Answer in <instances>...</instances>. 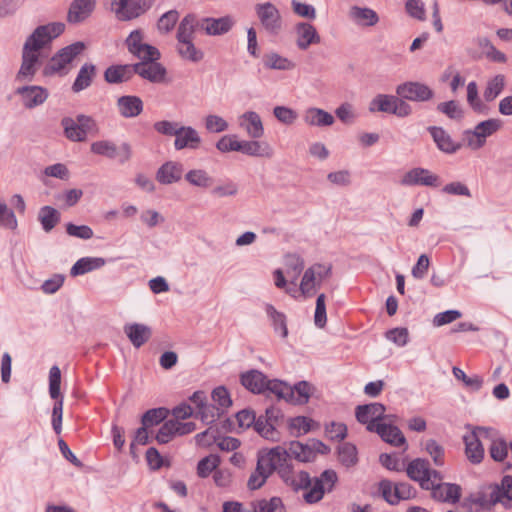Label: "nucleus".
<instances>
[{
    "label": "nucleus",
    "mask_w": 512,
    "mask_h": 512,
    "mask_svg": "<svg viewBox=\"0 0 512 512\" xmlns=\"http://www.w3.org/2000/svg\"><path fill=\"white\" fill-rule=\"evenodd\" d=\"M65 30L63 22H49L37 26L25 39L21 50V63L15 74L14 82L20 84L14 94L19 97L26 109L42 105L49 97V91L39 85H27L34 80L43 59L47 57L53 40Z\"/></svg>",
    "instance_id": "1"
},
{
    "label": "nucleus",
    "mask_w": 512,
    "mask_h": 512,
    "mask_svg": "<svg viewBox=\"0 0 512 512\" xmlns=\"http://www.w3.org/2000/svg\"><path fill=\"white\" fill-rule=\"evenodd\" d=\"M282 481L293 491L301 489L307 490L303 498L309 504H314L322 500L325 492H331L337 482V474L334 470H325L321 475L312 479L308 472H296L291 466L281 468L278 474Z\"/></svg>",
    "instance_id": "2"
},
{
    "label": "nucleus",
    "mask_w": 512,
    "mask_h": 512,
    "mask_svg": "<svg viewBox=\"0 0 512 512\" xmlns=\"http://www.w3.org/2000/svg\"><path fill=\"white\" fill-rule=\"evenodd\" d=\"M191 24V19L185 17L180 21L176 33V50L183 60L198 63L203 60L204 52L193 42L196 30Z\"/></svg>",
    "instance_id": "3"
},
{
    "label": "nucleus",
    "mask_w": 512,
    "mask_h": 512,
    "mask_svg": "<svg viewBox=\"0 0 512 512\" xmlns=\"http://www.w3.org/2000/svg\"><path fill=\"white\" fill-rule=\"evenodd\" d=\"M242 385L255 394L269 392L276 397L285 396L291 391L286 387V383L278 379H268L258 370H250L241 375Z\"/></svg>",
    "instance_id": "4"
},
{
    "label": "nucleus",
    "mask_w": 512,
    "mask_h": 512,
    "mask_svg": "<svg viewBox=\"0 0 512 512\" xmlns=\"http://www.w3.org/2000/svg\"><path fill=\"white\" fill-rule=\"evenodd\" d=\"M86 49L83 42L77 41L58 50L45 64L43 68L44 76H52L55 74L66 75L70 67L69 65Z\"/></svg>",
    "instance_id": "5"
},
{
    "label": "nucleus",
    "mask_w": 512,
    "mask_h": 512,
    "mask_svg": "<svg viewBox=\"0 0 512 512\" xmlns=\"http://www.w3.org/2000/svg\"><path fill=\"white\" fill-rule=\"evenodd\" d=\"M254 12L262 31L269 36H278L284 29V21L280 10L270 2H261L254 5Z\"/></svg>",
    "instance_id": "6"
},
{
    "label": "nucleus",
    "mask_w": 512,
    "mask_h": 512,
    "mask_svg": "<svg viewBox=\"0 0 512 512\" xmlns=\"http://www.w3.org/2000/svg\"><path fill=\"white\" fill-rule=\"evenodd\" d=\"M186 19H191L196 31H202L208 36H222L230 32L236 24L233 15L227 14L219 18L198 17L195 14H187Z\"/></svg>",
    "instance_id": "7"
},
{
    "label": "nucleus",
    "mask_w": 512,
    "mask_h": 512,
    "mask_svg": "<svg viewBox=\"0 0 512 512\" xmlns=\"http://www.w3.org/2000/svg\"><path fill=\"white\" fill-rule=\"evenodd\" d=\"M61 126L65 137L72 142H83L88 134L98 131L96 121L85 114H78L76 118L64 117L61 120Z\"/></svg>",
    "instance_id": "8"
},
{
    "label": "nucleus",
    "mask_w": 512,
    "mask_h": 512,
    "mask_svg": "<svg viewBox=\"0 0 512 512\" xmlns=\"http://www.w3.org/2000/svg\"><path fill=\"white\" fill-rule=\"evenodd\" d=\"M330 264L315 263L307 268L302 276L299 289L303 296L312 297L321 287V283L331 276Z\"/></svg>",
    "instance_id": "9"
},
{
    "label": "nucleus",
    "mask_w": 512,
    "mask_h": 512,
    "mask_svg": "<svg viewBox=\"0 0 512 512\" xmlns=\"http://www.w3.org/2000/svg\"><path fill=\"white\" fill-rule=\"evenodd\" d=\"M495 430L492 428L477 427L470 433L464 435L465 454L473 464H479L484 458L483 441H487Z\"/></svg>",
    "instance_id": "10"
},
{
    "label": "nucleus",
    "mask_w": 512,
    "mask_h": 512,
    "mask_svg": "<svg viewBox=\"0 0 512 512\" xmlns=\"http://www.w3.org/2000/svg\"><path fill=\"white\" fill-rule=\"evenodd\" d=\"M61 385V371L58 366L54 365L49 371V394L56 402L52 410V427L57 435L62 432V417H63V397L60 391Z\"/></svg>",
    "instance_id": "11"
},
{
    "label": "nucleus",
    "mask_w": 512,
    "mask_h": 512,
    "mask_svg": "<svg viewBox=\"0 0 512 512\" xmlns=\"http://www.w3.org/2000/svg\"><path fill=\"white\" fill-rule=\"evenodd\" d=\"M155 0H111V9L121 21L135 19L151 8Z\"/></svg>",
    "instance_id": "12"
},
{
    "label": "nucleus",
    "mask_w": 512,
    "mask_h": 512,
    "mask_svg": "<svg viewBox=\"0 0 512 512\" xmlns=\"http://www.w3.org/2000/svg\"><path fill=\"white\" fill-rule=\"evenodd\" d=\"M407 474L412 480L419 482L421 488L425 490L433 487L432 482L442 480L440 472L432 470L429 462L420 458L409 463Z\"/></svg>",
    "instance_id": "13"
},
{
    "label": "nucleus",
    "mask_w": 512,
    "mask_h": 512,
    "mask_svg": "<svg viewBox=\"0 0 512 512\" xmlns=\"http://www.w3.org/2000/svg\"><path fill=\"white\" fill-rule=\"evenodd\" d=\"M144 34L141 30H133L127 37L125 44L128 51L142 61H155L160 59L159 50L143 42Z\"/></svg>",
    "instance_id": "14"
},
{
    "label": "nucleus",
    "mask_w": 512,
    "mask_h": 512,
    "mask_svg": "<svg viewBox=\"0 0 512 512\" xmlns=\"http://www.w3.org/2000/svg\"><path fill=\"white\" fill-rule=\"evenodd\" d=\"M92 153L104 156L110 159L118 157L121 164L126 163L132 156V149L129 143L124 142L118 148L115 143L109 140H99L91 144Z\"/></svg>",
    "instance_id": "15"
},
{
    "label": "nucleus",
    "mask_w": 512,
    "mask_h": 512,
    "mask_svg": "<svg viewBox=\"0 0 512 512\" xmlns=\"http://www.w3.org/2000/svg\"><path fill=\"white\" fill-rule=\"evenodd\" d=\"M396 94L402 99L414 102H426L434 97V92L429 86L417 81H408L398 85Z\"/></svg>",
    "instance_id": "16"
},
{
    "label": "nucleus",
    "mask_w": 512,
    "mask_h": 512,
    "mask_svg": "<svg viewBox=\"0 0 512 512\" xmlns=\"http://www.w3.org/2000/svg\"><path fill=\"white\" fill-rule=\"evenodd\" d=\"M289 451L282 446H276L258 456V461L272 474L274 471L280 473L281 468H287Z\"/></svg>",
    "instance_id": "17"
},
{
    "label": "nucleus",
    "mask_w": 512,
    "mask_h": 512,
    "mask_svg": "<svg viewBox=\"0 0 512 512\" xmlns=\"http://www.w3.org/2000/svg\"><path fill=\"white\" fill-rule=\"evenodd\" d=\"M403 186L438 187L440 178L428 169L416 167L407 171L400 180Z\"/></svg>",
    "instance_id": "18"
},
{
    "label": "nucleus",
    "mask_w": 512,
    "mask_h": 512,
    "mask_svg": "<svg viewBox=\"0 0 512 512\" xmlns=\"http://www.w3.org/2000/svg\"><path fill=\"white\" fill-rule=\"evenodd\" d=\"M385 411L386 408L383 404L375 402L357 406L355 415L357 420L366 424L367 430L370 431L372 425L379 426L382 423L381 420L384 419Z\"/></svg>",
    "instance_id": "19"
},
{
    "label": "nucleus",
    "mask_w": 512,
    "mask_h": 512,
    "mask_svg": "<svg viewBox=\"0 0 512 512\" xmlns=\"http://www.w3.org/2000/svg\"><path fill=\"white\" fill-rule=\"evenodd\" d=\"M201 144L202 138L194 127L180 125L174 140L175 150H197L200 148Z\"/></svg>",
    "instance_id": "20"
},
{
    "label": "nucleus",
    "mask_w": 512,
    "mask_h": 512,
    "mask_svg": "<svg viewBox=\"0 0 512 512\" xmlns=\"http://www.w3.org/2000/svg\"><path fill=\"white\" fill-rule=\"evenodd\" d=\"M296 36V46L305 51L311 45H317L321 42V37L317 29L309 22H299L294 27Z\"/></svg>",
    "instance_id": "21"
},
{
    "label": "nucleus",
    "mask_w": 512,
    "mask_h": 512,
    "mask_svg": "<svg viewBox=\"0 0 512 512\" xmlns=\"http://www.w3.org/2000/svg\"><path fill=\"white\" fill-rule=\"evenodd\" d=\"M134 74H138L143 79L150 82L159 83L165 75L166 69L160 63L155 61H142L133 65Z\"/></svg>",
    "instance_id": "22"
},
{
    "label": "nucleus",
    "mask_w": 512,
    "mask_h": 512,
    "mask_svg": "<svg viewBox=\"0 0 512 512\" xmlns=\"http://www.w3.org/2000/svg\"><path fill=\"white\" fill-rule=\"evenodd\" d=\"M238 125L252 139H259L264 135V126L260 115L255 111H246L238 117Z\"/></svg>",
    "instance_id": "23"
},
{
    "label": "nucleus",
    "mask_w": 512,
    "mask_h": 512,
    "mask_svg": "<svg viewBox=\"0 0 512 512\" xmlns=\"http://www.w3.org/2000/svg\"><path fill=\"white\" fill-rule=\"evenodd\" d=\"M348 18L358 27H373L379 22L377 12L369 7L351 6L348 11Z\"/></svg>",
    "instance_id": "24"
},
{
    "label": "nucleus",
    "mask_w": 512,
    "mask_h": 512,
    "mask_svg": "<svg viewBox=\"0 0 512 512\" xmlns=\"http://www.w3.org/2000/svg\"><path fill=\"white\" fill-rule=\"evenodd\" d=\"M427 130L430 133L437 148L443 153L454 154L461 148V144L455 142L444 128L438 126H430Z\"/></svg>",
    "instance_id": "25"
},
{
    "label": "nucleus",
    "mask_w": 512,
    "mask_h": 512,
    "mask_svg": "<svg viewBox=\"0 0 512 512\" xmlns=\"http://www.w3.org/2000/svg\"><path fill=\"white\" fill-rule=\"evenodd\" d=\"M433 487L431 490L432 497L441 502L456 503L461 496V487L452 483H441L440 481L432 482Z\"/></svg>",
    "instance_id": "26"
},
{
    "label": "nucleus",
    "mask_w": 512,
    "mask_h": 512,
    "mask_svg": "<svg viewBox=\"0 0 512 512\" xmlns=\"http://www.w3.org/2000/svg\"><path fill=\"white\" fill-rule=\"evenodd\" d=\"M183 165L179 162L168 161L162 164L156 172V180L163 185H170L181 180Z\"/></svg>",
    "instance_id": "27"
},
{
    "label": "nucleus",
    "mask_w": 512,
    "mask_h": 512,
    "mask_svg": "<svg viewBox=\"0 0 512 512\" xmlns=\"http://www.w3.org/2000/svg\"><path fill=\"white\" fill-rule=\"evenodd\" d=\"M286 387L291 391L288 395L278 396V399H283L286 402L302 405L306 404L311 396L313 387L306 381H300L294 387L286 383Z\"/></svg>",
    "instance_id": "28"
},
{
    "label": "nucleus",
    "mask_w": 512,
    "mask_h": 512,
    "mask_svg": "<svg viewBox=\"0 0 512 512\" xmlns=\"http://www.w3.org/2000/svg\"><path fill=\"white\" fill-rule=\"evenodd\" d=\"M96 0H73L71 3L67 20L69 23H79L85 20L92 13Z\"/></svg>",
    "instance_id": "29"
},
{
    "label": "nucleus",
    "mask_w": 512,
    "mask_h": 512,
    "mask_svg": "<svg viewBox=\"0 0 512 512\" xmlns=\"http://www.w3.org/2000/svg\"><path fill=\"white\" fill-rule=\"evenodd\" d=\"M241 153L260 158H272L274 156L273 147L266 141L242 140Z\"/></svg>",
    "instance_id": "30"
},
{
    "label": "nucleus",
    "mask_w": 512,
    "mask_h": 512,
    "mask_svg": "<svg viewBox=\"0 0 512 512\" xmlns=\"http://www.w3.org/2000/svg\"><path fill=\"white\" fill-rule=\"evenodd\" d=\"M370 432H376L383 441L397 447L406 443L405 437L400 429L390 424L382 422L379 426L372 425Z\"/></svg>",
    "instance_id": "31"
},
{
    "label": "nucleus",
    "mask_w": 512,
    "mask_h": 512,
    "mask_svg": "<svg viewBox=\"0 0 512 512\" xmlns=\"http://www.w3.org/2000/svg\"><path fill=\"white\" fill-rule=\"evenodd\" d=\"M119 113L124 118H134L143 111V101L138 96L126 95L117 100Z\"/></svg>",
    "instance_id": "32"
},
{
    "label": "nucleus",
    "mask_w": 512,
    "mask_h": 512,
    "mask_svg": "<svg viewBox=\"0 0 512 512\" xmlns=\"http://www.w3.org/2000/svg\"><path fill=\"white\" fill-rule=\"evenodd\" d=\"M303 121L308 126L326 127L334 124V116L316 107H309L305 110L303 115Z\"/></svg>",
    "instance_id": "33"
},
{
    "label": "nucleus",
    "mask_w": 512,
    "mask_h": 512,
    "mask_svg": "<svg viewBox=\"0 0 512 512\" xmlns=\"http://www.w3.org/2000/svg\"><path fill=\"white\" fill-rule=\"evenodd\" d=\"M124 332L136 348L141 347L151 336V329L139 323L125 325Z\"/></svg>",
    "instance_id": "34"
},
{
    "label": "nucleus",
    "mask_w": 512,
    "mask_h": 512,
    "mask_svg": "<svg viewBox=\"0 0 512 512\" xmlns=\"http://www.w3.org/2000/svg\"><path fill=\"white\" fill-rule=\"evenodd\" d=\"M134 75L133 65H112L104 72V78L108 83L118 84L126 82Z\"/></svg>",
    "instance_id": "35"
},
{
    "label": "nucleus",
    "mask_w": 512,
    "mask_h": 512,
    "mask_svg": "<svg viewBox=\"0 0 512 512\" xmlns=\"http://www.w3.org/2000/svg\"><path fill=\"white\" fill-rule=\"evenodd\" d=\"M263 65L266 69L288 71L295 68V63L278 54L277 52L265 53L262 58Z\"/></svg>",
    "instance_id": "36"
},
{
    "label": "nucleus",
    "mask_w": 512,
    "mask_h": 512,
    "mask_svg": "<svg viewBox=\"0 0 512 512\" xmlns=\"http://www.w3.org/2000/svg\"><path fill=\"white\" fill-rule=\"evenodd\" d=\"M96 75V67L92 63H85L81 66L74 83L72 84V90L75 93L85 90L88 88L93 78Z\"/></svg>",
    "instance_id": "37"
},
{
    "label": "nucleus",
    "mask_w": 512,
    "mask_h": 512,
    "mask_svg": "<svg viewBox=\"0 0 512 512\" xmlns=\"http://www.w3.org/2000/svg\"><path fill=\"white\" fill-rule=\"evenodd\" d=\"M105 265V259L101 257H83L72 266L70 274L72 276L83 275L93 270L99 269Z\"/></svg>",
    "instance_id": "38"
},
{
    "label": "nucleus",
    "mask_w": 512,
    "mask_h": 512,
    "mask_svg": "<svg viewBox=\"0 0 512 512\" xmlns=\"http://www.w3.org/2000/svg\"><path fill=\"white\" fill-rule=\"evenodd\" d=\"M397 96L388 94H378L369 103V111L371 113L383 112L393 114Z\"/></svg>",
    "instance_id": "39"
},
{
    "label": "nucleus",
    "mask_w": 512,
    "mask_h": 512,
    "mask_svg": "<svg viewBox=\"0 0 512 512\" xmlns=\"http://www.w3.org/2000/svg\"><path fill=\"white\" fill-rule=\"evenodd\" d=\"M494 501L507 505L512 502V476H504L499 485L491 486Z\"/></svg>",
    "instance_id": "40"
},
{
    "label": "nucleus",
    "mask_w": 512,
    "mask_h": 512,
    "mask_svg": "<svg viewBox=\"0 0 512 512\" xmlns=\"http://www.w3.org/2000/svg\"><path fill=\"white\" fill-rule=\"evenodd\" d=\"M265 311L272 322L274 331L279 333L282 338H286L288 336L286 316L271 304L266 305Z\"/></svg>",
    "instance_id": "41"
},
{
    "label": "nucleus",
    "mask_w": 512,
    "mask_h": 512,
    "mask_svg": "<svg viewBox=\"0 0 512 512\" xmlns=\"http://www.w3.org/2000/svg\"><path fill=\"white\" fill-rule=\"evenodd\" d=\"M185 180L192 186L207 189L214 182L213 178L203 169H192L185 174Z\"/></svg>",
    "instance_id": "42"
},
{
    "label": "nucleus",
    "mask_w": 512,
    "mask_h": 512,
    "mask_svg": "<svg viewBox=\"0 0 512 512\" xmlns=\"http://www.w3.org/2000/svg\"><path fill=\"white\" fill-rule=\"evenodd\" d=\"M487 441H489V453L491 458L498 462L503 461L508 454L506 441L498 436L496 430L495 434H492Z\"/></svg>",
    "instance_id": "43"
},
{
    "label": "nucleus",
    "mask_w": 512,
    "mask_h": 512,
    "mask_svg": "<svg viewBox=\"0 0 512 512\" xmlns=\"http://www.w3.org/2000/svg\"><path fill=\"white\" fill-rule=\"evenodd\" d=\"M38 220L45 232H50L60 221V213L51 206H43L38 213Z\"/></svg>",
    "instance_id": "44"
},
{
    "label": "nucleus",
    "mask_w": 512,
    "mask_h": 512,
    "mask_svg": "<svg viewBox=\"0 0 512 512\" xmlns=\"http://www.w3.org/2000/svg\"><path fill=\"white\" fill-rule=\"evenodd\" d=\"M250 506L254 508V512H285V506L280 497L255 500L250 503Z\"/></svg>",
    "instance_id": "45"
},
{
    "label": "nucleus",
    "mask_w": 512,
    "mask_h": 512,
    "mask_svg": "<svg viewBox=\"0 0 512 512\" xmlns=\"http://www.w3.org/2000/svg\"><path fill=\"white\" fill-rule=\"evenodd\" d=\"M286 274L295 283L304 269V259L298 254H287L284 259Z\"/></svg>",
    "instance_id": "46"
},
{
    "label": "nucleus",
    "mask_w": 512,
    "mask_h": 512,
    "mask_svg": "<svg viewBox=\"0 0 512 512\" xmlns=\"http://www.w3.org/2000/svg\"><path fill=\"white\" fill-rule=\"evenodd\" d=\"M338 460L346 468L355 466L358 462L356 446L348 442L342 443L338 447Z\"/></svg>",
    "instance_id": "47"
},
{
    "label": "nucleus",
    "mask_w": 512,
    "mask_h": 512,
    "mask_svg": "<svg viewBox=\"0 0 512 512\" xmlns=\"http://www.w3.org/2000/svg\"><path fill=\"white\" fill-rule=\"evenodd\" d=\"M289 457H293L300 462L313 461V452L309 448V444H303L299 441H291L287 448Z\"/></svg>",
    "instance_id": "48"
},
{
    "label": "nucleus",
    "mask_w": 512,
    "mask_h": 512,
    "mask_svg": "<svg viewBox=\"0 0 512 512\" xmlns=\"http://www.w3.org/2000/svg\"><path fill=\"white\" fill-rule=\"evenodd\" d=\"M505 87L504 75L498 74L487 82L483 97L487 102L496 99Z\"/></svg>",
    "instance_id": "49"
},
{
    "label": "nucleus",
    "mask_w": 512,
    "mask_h": 512,
    "mask_svg": "<svg viewBox=\"0 0 512 512\" xmlns=\"http://www.w3.org/2000/svg\"><path fill=\"white\" fill-rule=\"evenodd\" d=\"M467 102L471 108L480 114H488V107L484 104L478 96V87L476 82H469L467 85Z\"/></svg>",
    "instance_id": "50"
},
{
    "label": "nucleus",
    "mask_w": 512,
    "mask_h": 512,
    "mask_svg": "<svg viewBox=\"0 0 512 512\" xmlns=\"http://www.w3.org/2000/svg\"><path fill=\"white\" fill-rule=\"evenodd\" d=\"M271 473L257 460L255 470L251 473L247 487L249 490H257L261 488L269 478Z\"/></svg>",
    "instance_id": "51"
},
{
    "label": "nucleus",
    "mask_w": 512,
    "mask_h": 512,
    "mask_svg": "<svg viewBox=\"0 0 512 512\" xmlns=\"http://www.w3.org/2000/svg\"><path fill=\"white\" fill-rule=\"evenodd\" d=\"M203 121L208 133L219 134L229 129V123L217 114H208L204 117Z\"/></svg>",
    "instance_id": "52"
},
{
    "label": "nucleus",
    "mask_w": 512,
    "mask_h": 512,
    "mask_svg": "<svg viewBox=\"0 0 512 512\" xmlns=\"http://www.w3.org/2000/svg\"><path fill=\"white\" fill-rule=\"evenodd\" d=\"M502 120L490 118L478 123L474 130L486 142V139L496 133L502 127Z\"/></svg>",
    "instance_id": "53"
},
{
    "label": "nucleus",
    "mask_w": 512,
    "mask_h": 512,
    "mask_svg": "<svg viewBox=\"0 0 512 512\" xmlns=\"http://www.w3.org/2000/svg\"><path fill=\"white\" fill-rule=\"evenodd\" d=\"M179 20V12L175 9L169 10L162 14L157 22V30L160 34H168L171 32Z\"/></svg>",
    "instance_id": "54"
},
{
    "label": "nucleus",
    "mask_w": 512,
    "mask_h": 512,
    "mask_svg": "<svg viewBox=\"0 0 512 512\" xmlns=\"http://www.w3.org/2000/svg\"><path fill=\"white\" fill-rule=\"evenodd\" d=\"M313 420L305 416H297L289 419L288 427L292 435L299 436L311 430Z\"/></svg>",
    "instance_id": "55"
},
{
    "label": "nucleus",
    "mask_w": 512,
    "mask_h": 512,
    "mask_svg": "<svg viewBox=\"0 0 512 512\" xmlns=\"http://www.w3.org/2000/svg\"><path fill=\"white\" fill-rule=\"evenodd\" d=\"M222 413L223 412L215 404L206 403L196 412L195 417L199 418L205 424H212Z\"/></svg>",
    "instance_id": "56"
},
{
    "label": "nucleus",
    "mask_w": 512,
    "mask_h": 512,
    "mask_svg": "<svg viewBox=\"0 0 512 512\" xmlns=\"http://www.w3.org/2000/svg\"><path fill=\"white\" fill-rule=\"evenodd\" d=\"M241 144L236 135H225L216 142V148L222 153L240 152Z\"/></svg>",
    "instance_id": "57"
},
{
    "label": "nucleus",
    "mask_w": 512,
    "mask_h": 512,
    "mask_svg": "<svg viewBox=\"0 0 512 512\" xmlns=\"http://www.w3.org/2000/svg\"><path fill=\"white\" fill-rule=\"evenodd\" d=\"M254 429L264 438L268 440H276L277 433L275 426L269 422V420H265L263 415L255 418V422L253 424Z\"/></svg>",
    "instance_id": "58"
},
{
    "label": "nucleus",
    "mask_w": 512,
    "mask_h": 512,
    "mask_svg": "<svg viewBox=\"0 0 512 512\" xmlns=\"http://www.w3.org/2000/svg\"><path fill=\"white\" fill-rule=\"evenodd\" d=\"M220 463L218 455L210 454L198 462L197 474L201 478H206L209 474L216 469Z\"/></svg>",
    "instance_id": "59"
},
{
    "label": "nucleus",
    "mask_w": 512,
    "mask_h": 512,
    "mask_svg": "<svg viewBox=\"0 0 512 512\" xmlns=\"http://www.w3.org/2000/svg\"><path fill=\"white\" fill-rule=\"evenodd\" d=\"M167 416L165 408H154L144 413L141 419L143 426L150 428L161 423Z\"/></svg>",
    "instance_id": "60"
},
{
    "label": "nucleus",
    "mask_w": 512,
    "mask_h": 512,
    "mask_svg": "<svg viewBox=\"0 0 512 512\" xmlns=\"http://www.w3.org/2000/svg\"><path fill=\"white\" fill-rule=\"evenodd\" d=\"M273 115L280 123L288 126L293 125L298 118V113L287 106H275Z\"/></svg>",
    "instance_id": "61"
},
{
    "label": "nucleus",
    "mask_w": 512,
    "mask_h": 512,
    "mask_svg": "<svg viewBox=\"0 0 512 512\" xmlns=\"http://www.w3.org/2000/svg\"><path fill=\"white\" fill-rule=\"evenodd\" d=\"M212 400L215 405L224 412L228 407L231 406L232 400L230 398L228 390L224 386L216 387L211 394Z\"/></svg>",
    "instance_id": "62"
},
{
    "label": "nucleus",
    "mask_w": 512,
    "mask_h": 512,
    "mask_svg": "<svg viewBox=\"0 0 512 512\" xmlns=\"http://www.w3.org/2000/svg\"><path fill=\"white\" fill-rule=\"evenodd\" d=\"M175 435H177V428L174 420L170 419L163 423L156 434V440L160 444L168 443Z\"/></svg>",
    "instance_id": "63"
},
{
    "label": "nucleus",
    "mask_w": 512,
    "mask_h": 512,
    "mask_svg": "<svg viewBox=\"0 0 512 512\" xmlns=\"http://www.w3.org/2000/svg\"><path fill=\"white\" fill-rule=\"evenodd\" d=\"M425 450L432 457L436 466L444 465V448L433 439H429L425 443Z\"/></svg>",
    "instance_id": "64"
}]
</instances>
